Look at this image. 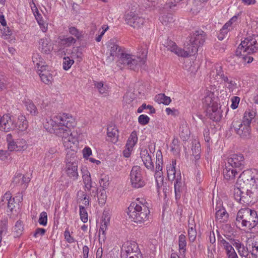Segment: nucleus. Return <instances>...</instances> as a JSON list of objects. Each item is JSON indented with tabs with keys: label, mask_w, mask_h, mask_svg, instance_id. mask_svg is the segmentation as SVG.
<instances>
[{
	"label": "nucleus",
	"mask_w": 258,
	"mask_h": 258,
	"mask_svg": "<svg viewBox=\"0 0 258 258\" xmlns=\"http://www.w3.org/2000/svg\"><path fill=\"white\" fill-rule=\"evenodd\" d=\"M255 116V112L253 110H246L243 117L242 121L243 123L250 124L252 120L254 118Z\"/></svg>",
	"instance_id": "obj_35"
},
{
	"label": "nucleus",
	"mask_w": 258,
	"mask_h": 258,
	"mask_svg": "<svg viewBox=\"0 0 258 258\" xmlns=\"http://www.w3.org/2000/svg\"><path fill=\"white\" fill-rule=\"evenodd\" d=\"M164 46L168 50L174 52L179 56L187 57L188 53L186 52V49H181L178 47L176 43L171 40H167L164 44Z\"/></svg>",
	"instance_id": "obj_18"
},
{
	"label": "nucleus",
	"mask_w": 258,
	"mask_h": 258,
	"mask_svg": "<svg viewBox=\"0 0 258 258\" xmlns=\"http://www.w3.org/2000/svg\"><path fill=\"white\" fill-rule=\"evenodd\" d=\"M251 186H245L246 189H242V194L241 196V204L249 205L254 203L253 199L254 198L255 193L257 191L258 186H251V189L248 188Z\"/></svg>",
	"instance_id": "obj_13"
},
{
	"label": "nucleus",
	"mask_w": 258,
	"mask_h": 258,
	"mask_svg": "<svg viewBox=\"0 0 258 258\" xmlns=\"http://www.w3.org/2000/svg\"><path fill=\"white\" fill-rule=\"evenodd\" d=\"M66 173L67 175L73 180H76L79 177L78 172V163L75 160H69V155H67Z\"/></svg>",
	"instance_id": "obj_14"
},
{
	"label": "nucleus",
	"mask_w": 258,
	"mask_h": 258,
	"mask_svg": "<svg viewBox=\"0 0 258 258\" xmlns=\"http://www.w3.org/2000/svg\"><path fill=\"white\" fill-rule=\"evenodd\" d=\"M124 250L127 255H130L135 250H137L138 248V245L136 243L133 242H127L125 246H124Z\"/></svg>",
	"instance_id": "obj_39"
},
{
	"label": "nucleus",
	"mask_w": 258,
	"mask_h": 258,
	"mask_svg": "<svg viewBox=\"0 0 258 258\" xmlns=\"http://www.w3.org/2000/svg\"><path fill=\"white\" fill-rule=\"evenodd\" d=\"M222 111L221 109L213 111L212 109H206L207 116L214 121H219L222 117Z\"/></svg>",
	"instance_id": "obj_27"
},
{
	"label": "nucleus",
	"mask_w": 258,
	"mask_h": 258,
	"mask_svg": "<svg viewBox=\"0 0 258 258\" xmlns=\"http://www.w3.org/2000/svg\"><path fill=\"white\" fill-rule=\"evenodd\" d=\"M94 86L100 94L106 93L108 91L107 86L104 85L102 82H94Z\"/></svg>",
	"instance_id": "obj_45"
},
{
	"label": "nucleus",
	"mask_w": 258,
	"mask_h": 258,
	"mask_svg": "<svg viewBox=\"0 0 258 258\" xmlns=\"http://www.w3.org/2000/svg\"><path fill=\"white\" fill-rule=\"evenodd\" d=\"M221 204L218 206V205L216 206L215 210L216 212L215 213V218L217 220H219L220 222H223L228 217V214L227 213L226 210L222 206H221Z\"/></svg>",
	"instance_id": "obj_24"
},
{
	"label": "nucleus",
	"mask_w": 258,
	"mask_h": 258,
	"mask_svg": "<svg viewBox=\"0 0 258 258\" xmlns=\"http://www.w3.org/2000/svg\"><path fill=\"white\" fill-rule=\"evenodd\" d=\"M150 121V118L145 114H142L138 117V121L139 123L142 125L147 124Z\"/></svg>",
	"instance_id": "obj_58"
},
{
	"label": "nucleus",
	"mask_w": 258,
	"mask_h": 258,
	"mask_svg": "<svg viewBox=\"0 0 258 258\" xmlns=\"http://www.w3.org/2000/svg\"><path fill=\"white\" fill-rule=\"evenodd\" d=\"M163 164L162 154L160 150H158L156 153V172L157 173L159 171H161L162 169V165Z\"/></svg>",
	"instance_id": "obj_37"
},
{
	"label": "nucleus",
	"mask_w": 258,
	"mask_h": 258,
	"mask_svg": "<svg viewBox=\"0 0 258 258\" xmlns=\"http://www.w3.org/2000/svg\"><path fill=\"white\" fill-rule=\"evenodd\" d=\"M82 178L85 190L90 191L93 185L90 173L88 170L82 171Z\"/></svg>",
	"instance_id": "obj_25"
},
{
	"label": "nucleus",
	"mask_w": 258,
	"mask_h": 258,
	"mask_svg": "<svg viewBox=\"0 0 258 258\" xmlns=\"http://www.w3.org/2000/svg\"><path fill=\"white\" fill-rule=\"evenodd\" d=\"M131 182L133 187L141 188L143 187L146 182L142 174L141 167L139 166H134L130 173Z\"/></svg>",
	"instance_id": "obj_8"
},
{
	"label": "nucleus",
	"mask_w": 258,
	"mask_h": 258,
	"mask_svg": "<svg viewBox=\"0 0 258 258\" xmlns=\"http://www.w3.org/2000/svg\"><path fill=\"white\" fill-rule=\"evenodd\" d=\"M69 33L75 36L77 39H79L81 36V33L75 27H70L69 28Z\"/></svg>",
	"instance_id": "obj_60"
},
{
	"label": "nucleus",
	"mask_w": 258,
	"mask_h": 258,
	"mask_svg": "<svg viewBox=\"0 0 258 258\" xmlns=\"http://www.w3.org/2000/svg\"><path fill=\"white\" fill-rule=\"evenodd\" d=\"M56 116L60 127H74L76 125L75 119L70 114L63 113Z\"/></svg>",
	"instance_id": "obj_17"
},
{
	"label": "nucleus",
	"mask_w": 258,
	"mask_h": 258,
	"mask_svg": "<svg viewBox=\"0 0 258 258\" xmlns=\"http://www.w3.org/2000/svg\"><path fill=\"white\" fill-rule=\"evenodd\" d=\"M167 176L170 180L176 179V170L175 167L168 166L167 167Z\"/></svg>",
	"instance_id": "obj_46"
},
{
	"label": "nucleus",
	"mask_w": 258,
	"mask_h": 258,
	"mask_svg": "<svg viewBox=\"0 0 258 258\" xmlns=\"http://www.w3.org/2000/svg\"><path fill=\"white\" fill-rule=\"evenodd\" d=\"M155 101L159 104L162 103L167 105L170 104L171 100L169 97L166 96L164 94L160 93L155 96Z\"/></svg>",
	"instance_id": "obj_33"
},
{
	"label": "nucleus",
	"mask_w": 258,
	"mask_h": 258,
	"mask_svg": "<svg viewBox=\"0 0 258 258\" xmlns=\"http://www.w3.org/2000/svg\"><path fill=\"white\" fill-rule=\"evenodd\" d=\"M7 224H8V219H3L0 223V233L1 235H2L4 233L5 234L6 233V231L7 230Z\"/></svg>",
	"instance_id": "obj_59"
},
{
	"label": "nucleus",
	"mask_w": 258,
	"mask_h": 258,
	"mask_svg": "<svg viewBox=\"0 0 258 258\" xmlns=\"http://www.w3.org/2000/svg\"><path fill=\"white\" fill-rule=\"evenodd\" d=\"M223 84H225V87L228 89L229 92H233L237 88V83L230 76L228 77V81L224 82Z\"/></svg>",
	"instance_id": "obj_38"
},
{
	"label": "nucleus",
	"mask_w": 258,
	"mask_h": 258,
	"mask_svg": "<svg viewBox=\"0 0 258 258\" xmlns=\"http://www.w3.org/2000/svg\"><path fill=\"white\" fill-rule=\"evenodd\" d=\"M175 200L178 201L181 198L184 188V183L182 182L181 174L177 175L174 184Z\"/></svg>",
	"instance_id": "obj_20"
},
{
	"label": "nucleus",
	"mask_w": 258,
	"mask_h": 258,
	"mask_svg": "<svg viewBox=\"0 0 258 258\" xmlns=\"http://www.w3.org/2000/svg\"><path fill=\"white\" fill-rule=\"evenodd\" d=\"M38 222L40 225L46 226L47 223V215L45 212H42L40 215Z\"/></svg>",
	"instance_id": "obj_57"
},
{
	"label": "nucleus",
	"mask_w": 258,
	"mask_h": 258,
	"mask_svg": "<svg viewBox=\"0 0 258 258\" xmlns=\"http://www.w3.org/2000/svg\"><path fill=\"white\" fill-rule=\"evenodd\" d=\"M62 43L66 46H70L76 42V40L72 36L64 38L61 40Z\"/></svg>",
	"instance_id": "obj_55"
},
{
	"label": "nucleus",
	"mask_w": 258,
	"mask_h": 258,
	"mask_svg": "<svg viewBox=\"0 0 258 258\" xmlns=\"http://www.w3.org/2000/svg\"><path fill=\"white\" fill-rule=\"evenodd\" d=\"M240 54H237L236 50L235 55L240 58L242 62L249 63L253 61V58L250 56V54L246 53V52H243V51L242 50H240Z\"/></svg>",
	"instance_id": "obj_36"
},
{
	"label": "nucleus",
	"mask_w": 258,
	"mask_h": 258,
	"mask_svg": "<svg viewBox=\"0 0 258 258\" xmlns=\"http://www.w3.org/2000/svg\"><path fill=\"white\" fill-rule=\"evenodd\" d=\"M126 23L135 28H139L143 25L145 19L134 12H130L125 16Z\"/></svg>",
	"instance_id": "obj_12"
},
{
	"label": "nucleus",
	"mask_w": 258,
	"mask_h": 258,
	"mask_svg": "<svg viewBox=\"0 0 258 258\" xmlns=\"http://www.w3.org/2000/svg\"><path fill=\"white\" fill-rule=\"evenodd\" d=\"M236 185L234 189V197L240 203L242 190L246 189L245 186H258V171L256 169L244 170L239 175Z\"/></svg>",
	"instance_id": "obj_2"
},
{
	"label": "nucleus",
	"mask_w": 258,
	"mask_h": 258,
	"mask_svg": "<svg viewBox=\"0 0 258 258\" xmlns=\"http://www.w3.org/2000/svg\"><path fill=\"white\" fill-rule=\"evenodd\" d=\"M27 110L32 115H36L38 114L37 108L34 104L31 101H27L26 103Z\"/></svg>",
	"instance_id": "obj_43"
},
{
	"label": "nucleus",
	"mask_w": 258,
	"mask_h": 258,
	"mask_svg": "<svg viewBox=\"0 0 258 258\" xmlns=\"http://www.w3.org/2000/svg\"><path fill=\"white\" fill-rule=\"evenodd\" d=\"M149 204L143 199H137L128 208L127 215L132 221L142 224L149 220L150 211Z\"/></svg>",
	"instance_id": "obj_3"
},
{
	"label": "nucleus",
	"mask_w": 258,
	"mask_h": 258,
	"mask_svg": "<svg viewBox=\"0 0 258 258\" xmlns=\"http://www.w3.org/2000/svg\"><path fill=\"white\" fill-rule=\"evenodd\" d=\"M126 258H142V254L138 248L130 255H127Z\"/></svg>",
	"instance_id": "obj_64"
},
{
	"label": "nucleus",
	"mask_w": 258,
	"mask_h": 258,
	"mask_svg": "<svg viewBox=\"0 0 258 258\" xmlns=\"http://www.w3.org/2000/svg\"><path fill=\"white\" fill-rule=\"evenodd\" d=\"M230 128H234L237 134L241 138L248 139L250 137V124L243 123L240 120L234 119L231 125Z\"/></svg>",
	"instance_id": "obj_7"
},
{
	"label": "nucleus",
	"mask_w": 258,
	"mask_h": 258,
	"mask_svg": "<svg viewBox=\"0 0 258 258\" xmlns=\"http://www.w3.org/2000/svg\"><path fill=\"white\" fill-rule=\"evenodd\" d=\"M99 183L100 186L103 187V189L106 188L109 185L108 178L106 176L102 177L99 180Z\"/></svg>",
	"instance_id": "obj_63"
},
{
	"label": "nucleus",
	"mask_w": 258,
	"mask_h": 258,
	"mask_svg": "<svg viewBox=\"0 0 258 258\" xmlns=\"http://www.w3.org/2000/svg\"><path fill=\"white\" fill-rule=\"evenodd\" d=\"M107 136L110 138H115L118 136V131L114 127L110 126L107 127Z\"/></svg>",
	"instance_id": "obj_53"
},
{
	"label": "nucleus",
	"mask_w": 258,
	"mask_h": 258,
	"mask_svg": "<svg viewBox=\"0 0 258 258\" xmlns=\"http://www.w3.org/2000/svg\"><path fill=\"white\" fill-rule=\"evenodd\" d=\"M79 209L80 219L83 223H86L88 221V213L84 206L80 205Z\"/></svg>",
	"instance_id": "obj_47"
},
{
	"label": "nucleus",
	"mask_w": 258,
	"mask_h": 258,
	"mask_svg": "<svg viewBox=\"0 0 258 258\" xmlns=\"http://www.w3.org/2000/svg\"><path fill=\"white\" fill-rule=\"evenodd\" d=\"M231 243L237 249L239 254L242 257L247 258L249 253L250 252V244L244 246L239 240L231 238L229 239Z\"/></svg>",
	"instance_id": "obj_15"
},
{
	"label": "nucleus",
	"mask_w": 258,
	"mask_h": 258,
	"mask_svg": "<svg viewBox=\"0 0 258 258\" xmlns=\"http://www.w3.org/2000/svg\"><path fill=\"white\" fill-rule=\"evenodd\" d=\"M37 58L35 56L32 57L33 62H36V64L37 66L38 72L41 81L45 84L49 85L51 84L53 81L52 75L50 73V71L46 70V68L47 66L42 64V61L36 62L35 59H37Z\"/></svg>",
	"instance_id": "obj_9"
},
{
	"label": "nucleus",
	"mask_w": 258,
	"mask_h": 258,
	"mask_svg": "<svg viewBox=\"0 0 258 258\" xmlns=\"http://www.w3.org/2000/svg\"><path fill=\"white\" fill-rule=\"evenodd\" d=\"M39 48L45 53H49L52 49L51 44L46 38H42L39 41Z\"/></svg>",
	"instance_id": "obj_28"
},
{
	"label": "nucleus",
	"mask_w": 258,
	"mask_h": 258,
	"mask_svg": "<svg viewBox=\"0 0 258 258\" xmlns=\"http://www.w3.org/2000/svg\"><path fill=\"white\" fill-rule=\"evenodd\" d=\"M138 138L136 131H133L130 136L126 144V148L128 150H132L137 143Z\"/></svg>",
	"instance_id": "obj_30"
},
{
	"label": "nucleus",
	"mask_w": 258,
	"mask_h": 258,
	"mask_svg": "<svg viewBox=\"0 0 258 258\" xmlns=\"http://www.w3.org/2000/svg\"><path fill=\"white\" fill-rule=\"evenodd\" d=\"M17 127L14 120L9 114H5L2 117L0 115V130L9 132L15 130Z\"/></svg>",
	"instance_id": "obj_16"
},
{
	"label": "nucleus",
	"mask_w": 258,
	"mask_h": 258,
	"mask_svg": "<svg viewBox=\"0 0 258 258\" xmlns=\"http://www.w3.org/2000/svg\"><path fill=\"white\" fill-rule=\"evenodd\" d=\"M218 240L219 244L225 250L226 255L235 251L234 248L232 246V244L231 243L230 241V242L227 241L221 236L218 237Z\"/></svg>",
	"instance_id": "obj_29"
},
{
	"label": "nucleus",
	"mask_w": 258,
	"mask_h": 258,
	"mask_svg": "<svg viewBox=\"0 0 258 258\" xmlns=\"http://www.w3.org/2000/svg\"><path fill=\"white\" fill-rule=\"evenodd\" d=\"M240 50L249 54L258 51V35L252 34L245 38L236 49V53L240 54Z\"/></svg>",
	"instance_id": "obj_6"
},
{
	"label": "nucleus",
	"mask_w": 258,
	"mask_h": 258,
	"mask_svg": "<svg viewBox=\"0 0 258 258\" xmlns=\"http://www.w3.org/2000/svg\"><path fill=\"white\" fill-rule=\"evenodd\" d=\"M19 122H18V129L21 131H25L28 126V121L26 120L25 116L21 115L18 118Z\"/></svg>",
	"instance_id": "obj_41"
},
{
	"label": "nucleus",
	"mask_w": 258,
	"mask_h": 258,
	"mask_svg": "<svg viewBox=\"0 0 258 258\" xmlns=\"http://www.w3.org/2000/svg\"><path fill=\"white\" fill-rule=\"evenodd\" d=\"M141 157L146 167L149 170L153 171L154 167L151 156L149 154L147 149L141 151Z\"/></svg>",
	"instance_id": "obj_22"
},
{
	"label": "nucleus",
	"mask_w": 258,
	"mask_h": 258,
	"mask_svg": "<svg viewBox=\"0 0 258 258\" xmlns=\"http://www.w3.org/2000/svg\"><path fill=\"white\" fill-rule=\"evenodd\" d=\"M232 104L231 105V108L233 109H235L238 107V104L240 101V98L237 96H234L231 99Z\"/></svg>",
	"instance_id": "obj_62"
},
{
	"label": "nucleus",
	"mask_w": 258,
	"mask_h": 258,
	"mask_svg": "<svg viewBox=\"0 0 258 258\" xmlns=\"http://www.w3.org/2000/svg\"><path fill=\"white\" fill-rule=\"evenodd\" d=\"M250 253L251 254L256 256L258 254V241L253 240L250 244Z\"/></svg>",
	"instance_id": "obj_54"
},
{
	"label": "nucleus",
	"mask_w": 258,
	"mask_h": 258,
	"mask_svg": "<svg viewBox=\"0 0 258 258\" xmlns=\"http://www.w3.org/2000/svg\"><path fill=\"white\" fill-rule=\"evenodd\" d=\"M223 71L222 66L220 64H215L212 68V70L210 73V78L211 79H214L216 80Z\"/></svg>",
	"instance_id": "obj_32"
},
{
	"label": "nucleus",
	"mask_w": 258,
	"mask_h": 258,
	"mask_svg": "<svg viewBox=\"0 0 258 258\" xmlns=\"http://www.w3.org/2000/svg\"><path fill=\"white\" fill-rule=\"evenodd\" d=\"M190 134L189 128L186 124H182L179 127V136L184 141L186 140Z\"/></svg>",
	"instance_id": "obj_34"
},
{
	"label": "nucleus",
	"mask_w": 258,
	"mask_h": 258,
	"mask_svg": "<svg viewBox=\"0 0 258 258\" xmlns=\"http://www.w3.org/2000/svg\"><path fill=\"white\" fill-rule=\"evenodd\" d=\"M235 224L244 230H251L258 225L256 212L249 208L240 209L237 214Z\"/></svg>",
	"instance_id": "obj_4"
},
{
	"label": "nucleus",
	"mask_w": 258,
	"mask_h": 258,
	"mask_svg": "<svg viewBox=\"0 0 258 258\" xmlns=\"http://www.w3.org/2000/svg\"><path fill=\"white\" fill-rule=\"evenodd\" d=\"M60 124H58L56 121V116L53 118L46 119V121L44 123L45 129L49 133L55 134L57 128H59Z\"/></svg>",
	"instance_id": "obj_21"
},
{
	"label": "nucleus",
	"mask_w": 258,
	"mask_h": 258,
	"mask_svg": "<svg viewBox=\"0 0 258 258\" xmlns=\"http://www.w3.org/2000/svg\"><path fill=\"white\" fill-rule=\"evenodd\" d=\"M33 4L35 5V4L33 2ZM35 6V5H34ZM35 11H34V15L35 17V18L39 24L40 27L41 28L43 32H46L47 29V27L45 26V24L44 22L43 18L42 17L41 14L39 13L37 8L35 7Z\"/></svg>",
	"instance_id": "obj_31"
},
{
	"label": "nucleus",
	"mask_w": 258,
	"mask_h": 258,
	"mask_svg": "<svg viewBox=\"0 0 258 258\" xmlns=\"http://www.w3.org/2000/svg\"><path fill=\"white\" fill-rule=\"evenodd\" d=\"M17 147V151L24 150L27 147V144L25 140L22 139H18L16 141Z\"/></svg>",
	"instance_id": "obj_48"
},
{
	"label": "nucleus",
	"mask_w": 258,
	"mask_h": 258,
	"mask_svg": "<svg viewBox=\"0 0 258 258\" xmlns=\"http://www.w3.org/2000/svg\"><path fill=\"white\" fill-rule=\"evenodd\" d=\"M215 89L214 88L213 90ZM212 88H211L210 90L207 89L205 92L204 98H203V103L206 107L212 104L213 103L216 102L215 101L216 98L214 94V90L212 91Z\"/></svg>",
	"instance_id": "obj_23"
},
{
	"label": "nucleus",
	"mask_w": 258,
	"mask_h": 258,
	"mask_svg": "<svg viewBox=\"0 0 258 258\" xmlns=\"http://www.w3.org/2000/svg\"><path fill=\"white\" fill-rule=\"evenodd\" d=\"M186 244L187 242L185 236L182 234L180 235L178 237L179 249L182 252L183 254L185 253L186 250Z\"/></svg>",
	"instance_id": "obj_40"
},
{
	"label": "nucleus",
	"mask_w": 258,
	"mask_h": 258,
	"mask_svg": "<svg viewBox=\"0 0 258 258\" xmlns=\"http://www.w3.org/2000/svg\"><path fill=\"white\" fill-rule=\"evenodd\" d=\"M148 109L150 110V113L153 114L155 113V109L153 106L151 105H146L145 103L143 104L140 107L138 108L137 112L141 113L144 109Z\"/></svg>",
	"instance_id": "obj_52"
},
{
	"label": "nucleus",
	"mask_w": 258,
	"mask_h": 258,
	"mask_svg": "<svg viewBox=\"0 0 258 258\" xmlns=\"http://www.w3.org/2000/svg\"><path fill=\"white\" fill-rule=\"evenodd\" d=\"M189 38V43L185 44L188 57L195 54L198 49L203 45L207 39V34L203 30L199 29L192 32Z\"/></svg>",
	"instance_id": "obj_5"
},
{
	"label": "nucleus",
	"mask_w": 258,
	"mask_h": 258,
	"mask_svg": "<svg viewBox=\"0 0 258 258\" xmlns=\"http://www.w3.org/2000/svg\"><path fill=\"white\" fill-rule=\"evenodd\" d=\"M160 20L163 25H167L173 21V18L171 15H163L160 17Z\"/></svg>",
	"instance_id": "obj_49"
},
{
	"label": "nucleus",
	"mask_w": 258,
	"mask_h": 258,
	"mask_svg": "<svg viewBox=\"0 0 258 258\" xmlns=\"http://www.w3.org/2000/svg\"><path fill=\"white\" fill-rule=\"evenodd\" d=\"M107 196L105 189H102L98 195V202L100 204L105 203Z\"/></svg>",
	"instance_id": "obj_56"
},
{
	"label": "nucleus",
	"mask_w": 258,
	"mask_h": 258,
	"mask_svg": "<svg viewBox=\"0 0 258 258\" xmlns=\"http://www.w3.org/2000/svg\"><path fill=\"white\" fill-rule=\"evenodd\" d=\"M23 230L22 222L20 221H17L13 228V231L16 233V236H19L22 234Z\"/></svg>",
	"instance_id": "obj_44"
},
{
	"label": "nucleus",
	"mask_w": 258,
	"mask_h": 258,
	"mask_svg": "<svg viewBox=\"0 0 258 258\" xmlns=\"http://www.w3.org/2000/svg\"><path fill=\"white\" fill-rule=\"evenodd\" d=\"M2 201L5 203H7L8 209H9L11 212H12L15 207V198H12L11 193L10 192H7L4 195Z\"/></svg>",
	"instance_id": "obj_26"
},
{
	"label": "nucleus",
	"mask_w": 258,
	"mask_h": 258,
	"mask_svg": "<svg viewBox=\"0 0 258 258\" xmlns=\"http://www.w3.org/2000/svg\"><path fill=\"white\" fill-rule=\"evenodd\" d=\"M228 165L241 171L244 167V158L241 154L231 155L227 159Z\"/></svg>",
	"instance_id": "obj_11"
},
{
	"label": "nucleus",
	"mask_w": 258,
	"mask_h": 258,
	"mask_svg": "<svg viewBox=\"0 0 258 258\" xmlns=\"http://www.w3.org/2000/svg\"><path fill=\"white\" fill-rule=\"evenodd\" d=\"M229 76L227 73L224 72L223 71L216 80H217V82H220V84H223L224 82L228 81V77Z\"/></svg>",
	"instance_id": "obj_61"
},
{
	"label": "nucleus",
	"mask_w": 258,
	"mask_h": 258,
	"mask_svg": "<svg viewBox=\"0 0 258 258\" xmlns=\"http://www.w3.org/2000/svg\"><path fill=\"white\" fill-rule=\"evenodd\" d=\"M2 33L4 38L5 39H9L12 34V30L6 25V26L3 27L1 29Z\"/></svg>",
	"instance_id": "obj_50"
},
{
	"label": "nucleus",
	"mask_w": 258,
	"mask_h": 258,
	"mask_svg": "<svg viewBox=\"0 0 258 258\" xmlns=\"http://www.w3.org/2000/svg\"><path fill=\"white\" fill-rule=\"evenodd\" d=\"M72 127H60L57 128L55 135L58 137H61L63 141L64 146L67 148H71L73 142L71 141L73 138L70 136L71 135V128Z\"/></svg>",
	"instance_id": "obj_10"
},
{
	"label": "nucleus",
	"mask_w": 258,
	"mask_h": 258,
	"mask_svg": "<svg viewBox=\"0 0 258 258\" xmlns=\"http://www.w3.org/2000/svg\"><path fill=\"white\" fill-rule=\"evenodd\" d=\"M106 45L109 54L106 60L107 62H112L116 56L118 58V63L127 66L131 70L137 71L146 62L147 51L146 50L142 51L141 55L135 56L124 52L122 48L117 45L113 39L107 42Z\"/></svg>",
	"instance_id": "obj_1"
},
{
	"label": "nucleus",
	"mask_w": 258,
	"mask_h": 258,
	"mask_svg": "<svg viewBox=\"0 0 258 258\" xmlns=\"http://www.w3.org/2000/svg\"><path fill=\"white\" fill-rule=\"evenodd\" d=\"M74 61L69 57H64L63 60V69L68 70L74 63Z\"/></svg>",
	"instance_id": "obj_51"
},
{
	"label": "nucleus",
	"mask_w": 258,
	"mask_h": 258,
	"mask_svg": "<svg viewBox=\"0 0 258 258\" xmlns=\"http://www.w3.org/2000/svg\"><path fill=\"white\" fill-rule=\"evenodd\" d=\"M239 172L240 171L238 169L233 168L226 164L225 167L223 171V174L226 180L233 181Z\"/></svg>",
	"instance_id": "obj_19"
},
{
	"label": "nucleus",
	"mask_w": 258,
	"mask_h": 258,
	"mask_svg": "<svg viewBox=\"0 0 258 258\" xmlns=\"http://www.w3.org/2000/svg\"><path fill=\"white\" fill-rule=\"evenodd\" d=\"M192 154L196 160L200 158L201 146L199 143H192L191 147Z\"/></svg>",
	"instance_id": "obj_42"
}]
</instances>
